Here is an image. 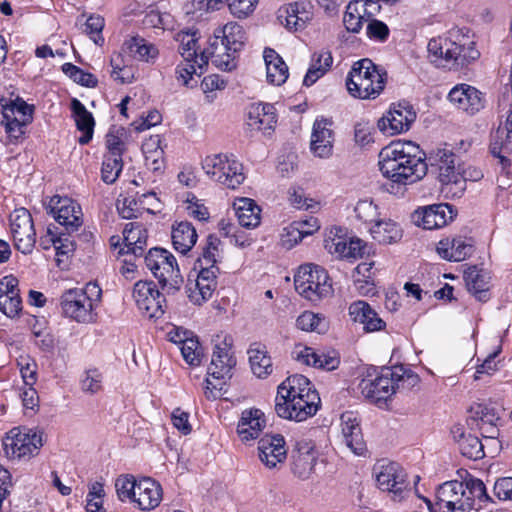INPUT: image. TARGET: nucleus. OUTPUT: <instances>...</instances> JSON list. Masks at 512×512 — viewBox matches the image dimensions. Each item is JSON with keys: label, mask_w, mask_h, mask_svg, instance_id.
<instances>
[{"label": "nucleus", "mask_w": 512, "mask_h": 512, "mask_svg": "<svg viewBox=\"0 0 512 512\" xmlns=\"http://www.w3.org/2000/svg\"><path fill=\"white\" fill-rule=\"evenodd\" d=\"M258 456L260 461L269 469L282 464L287 456L285 440L282 435H265L258 442Z\"/></svg>", "instance_id": "obj_21"}, {"label": "nucleus", "mask_w": 512, "mask_h": 512, "mask_svg": "<svg viewBox=\"0 0 512 512\" xmlns=\"http://www.w3.org/2000/svg\"><path fill=\"white\" fill-rule=\"evenodd\" d=\"M220 240L213 235H209L206 240V246L203 248L201 256L198 258L199 267H217Z\"/></svg>", "instance_id": "obj_51"}, {"label": "nucleus", "mask_w": 512, "mask_h": 512, "mask_svg": "<svg viewBox=\"0 0 512 512\" xmlns=\"http://www.w3.org/2000/svg\"><path fill=\"white\" fill-rule=\"evenodd\" d=\"M387 73L370 59L356 61L346 79L349 93L360 99L377 97L384 89Z\"/></svg>", "instance_id": "obj_4"}, {"label": "nucleus", "mask_w": 512, "mask_h": 512, "mask_svg": "<svg viewBox=\"0 0 512 512\" xmlns=\"http://www.w3.org/2000/svg\"><path fill=\"white\" fill-rule=\"evenodd\" d=\"M332 124L326 118L315 120L310 140V151L315 157L327 159L332 156L335 139Z\"/></svg>", "instance_id": "obj_17"}, {"label": "nucleus", "mask_w": 512, "mask_h": 512, "mask_svg": "<svg viewBox=\"0 0 512 512\" xmlns=\"http://www.w3.org/2000/svg\"><path fill=\"white\" fill-rule=\"evenodd\" d=\"M138 481L132 476H120L115 482L117 495L121 501L130 500L135 502L137 493Z\"/></svg>", "instance_id": "obj_57"}, {"label": "nucleus", "mask_w": 512, "mask_h": 512, "mask_svg": "<svg viewBox=\"0 0 512 512\" xmlns=\"http://www.w3.org/2000/svg\"><path fill=\"white\" fill-rule=\"evenodd\" d=\"M296 291L312 302H317L332 294V284L324 268L316 264L300 266L294 276Z\"/></svg>", "instance_id": "obj_7"}, {"label": "nucleus", "mask_w": 512, "mask_h": 512, "mask_svg": "<svg viewBox=\"0 0 512 512\" xmlns=\"http://www.w3.org/2000/svg\"><path fill=\"white\" fill-rule=\"evenodd\" d=\"M373 239L380 244H393L398 242L403 231L398 223L391 219L378 220L370 228Z\"/></svg>", "instance_id": "obj_42"}, {"label": "nucleus", "mask_w": 512, "mask_h": 512, "mask_svg": "<svg viewBox=\"0 0 512 512\" xmlns=\"http://www.w3.org/2000/svg\"><path fill=\"white\" fill-rule=\"evenodd\" d=\"M19 281L13 275L0 280V311L9 318H15L22 311Z\"/></svg>", "instance_id": "obj_24"}, {"label": "nucleus", "mask_w": 512, "mask_h": 512, "mask_svg": "<svg viewBox=\"0 0 512 512\" xmlns=\"http://www.w3.org/2000/svg\"><path fill=\"white\" fill-rule=\"evenodd\" d=\"M236 360L231 351V343L225 338L221 343L215 344L208 375L215 379H225L230 376Z\"/></svg>", "instance_id": "obj_27"}, {"label": "nucleus", "mask_w": 512, "mask_h": 512, "mask_svg": "<svg viewBox=\"0 0 512 512\" xmlns=\"http://www.w3.org/2000/svg\"><path fill=\"white\" fill-rule=\"evenodd\" d=\"M276 123L275 108L269 103L253 104L247 113V126L251 130L270 133Z\"/></svg>", "instance_id": "obj_30"}, {"label": "nucleus", "mask_w": 512, "mask_h": 512, "mask_svg": "<svg viewBox=\"0 0 512 512\" xmlns=\"http://www.w3.org/2000/svg\"><path fill=\"white\" fill-rule=\"evenodd\" d=\"M238 222L242 227L255 228L260 224V207L250 198H239L233 203Z\"/></svg>", "instance_id": "obj_41"}, {"label": "nucleus", "mask_w": 512, "mask_h": 512, "mask_svg": "<svg viewBox=\"0 0 512 512\" xmlns=\"http://www.w3.org/2000/svg\"><path fill=\"white\" fill-rule=\"evenodd\" d=\"M163 496L161 485L151 478L138 480L135 504L144 511L155 509Z\"/></svg>", "instance_id": "obj_32"}, {"label": "nucleus", "mask_w": 512, "mask_h": 512, "mask_svg": "<svg viewBox=\"0 0 512 512\" xmlns=\"http://www.w3.org/2000/svg\"><path fill=\"white\" fill-rule=\"evenodd\" d=\"M123 168L122 157L105 155L101 168V178L106 184H113Z\"/></svg>", "instance_id": "obj_50"}, {"label": "nucleus", "mask_w": 512, "mask_h": 512, "mask_svg": "<svg viewBox=\"0 0 512 512\" xmlns=\"http://www.w3.org/2000/svg\"><path fill=\"white\" fill-rule=\"evenodd\" d=\"M2 112H8V114H10L11 117H16V114H18L19 119L31 122L33 107L28 105L23 99L17 98L10 104L3 105Z\"/></svg>", "instance_id": "obj_61"}, {"label": "nucleus", "mask_w": 512, "mask_h": 512, "mask_svg": "<svg viewBox=\"0 0 512 512\" xmlns=\"http://www.w3.org/2000/svg\"><path fill=\"white\" fill-rule=\"evenodd\" d=\"M179 348L184 360L189 365L197 366L200 364L201 347L197 339L192 337L188 341H184Z\"/></svg>", "instance_id": "obj_62"}, {"label": "nucleus", "mask_w": 512, "mask_h": 512, "mask_svg": "<svg viewBox=\"0 0 512 512\" xmlns=\"http://www.w3.org/2000/svg\"><path fill=\"white\" fill-rule=\"evenodd\" d=\"M390 373H393V390L394 394L397 391H408L415 387L420 379L413 371L404 368L402 365L388 367Z\"/></svg>", "instance_id": "obj_48"}, {"label": "nucleus", "mask_w": 512, "mask_h": 512, "mask_svg": "<svg viewBox=\"0 0 512 512\" xmlns=\"http://www.w3.org/2000/svg\"><path fill=\"white\" fill-rule=\"evenodd\" d=\"M265 425V415L260 409H245L241 413L237 432L241 441L246 442L258 438Z\"/></svg>", "instance_id": "obj_29"}, {"label": "nucleus", "mask_w": 512, "mask_h": 512, "mask_svg": "<svg viewBox=\"0 0 512 512\" xmlns=\"http://www.w3.org/2000/svg\"><path fill=\"white\" fill-rule=\"evenodd\" d=\"M208 60L211 59L212 63L223 71H231L236 67L235 54L228 50L223 43L217 40H211L210 46L206 50Z\"/></svg>", "instance_id": "obj_46"}, {"label": "nucleus", "mask_w": 512, "mask_h": 512, "mask_svg": "<svg viewBox=\"0 0 512 512\" xmlns=\"http://www.w3.org/2000/svg\"><path fill=\"white\" fill-rule=\"evenodd\" d=\"M125 131L122 127H112L106 135V146L108 153L106 155L122 157L125 150L123 136Z\"/></svg>", "instance_id": "obj_55"}, {"label": "nucleus", "mask_w": 512, "mask_h": 512, "mask_svg": "<svg viewBox=\"0 0 512 512\" xmlns=\"http://www.w3.org/2000/svg\"><path fill=\"white\" fill-rule=\"evenodd\" d=\"M71 110L77 126V129L82 132V136L78 142L85 145L90 142L93 137L95 121L91 112L76 98L71 100Z\"/></svg>", "instance_id": "obj_37"}, {"label": "nucleus", "mask_w": 512, "mask_h": 512, "mask_svg": "<svg viewBox=\"0 0 512 512\" xmlns=\"http://www.w3.org/2000/svg\"><path fill=\"white\" fill-rule=\"evenodd\" d=\"M458 445L461 454L469 459L478 460L485 456L484 446L477 436L468 434Z\"/></svg>", "instance_id": "obj_52"}, {"label": "nucleus", "mask_w": 512, "mask_h": 512, "mask_svg": "<svg viewBox=\"0 0 512 512\" xmlns=\"http://www.w3.org/2000/svg\"><path fill=\"white\" fill-rule=\"evenodd\" d=\"M117 210L124 219H132L139 217L143 210L139 205V197L129 196L123 200H118Z\"/></svg>", "instance_id": "obj_60"}, {"label": "nucleus", "mask_w": 512, "mask_h": 512, "mask_svg": "<svg viewBox=\"0 0 512 512\" xmlns=\"http://www.w3.org/2000/svg\"><path fill=\"white\" fill-rule=\"evenodd\" d=\"M124 48L131 56L140 61L148 62L156 58L158 54V49L153 44L138 36L126 40Z\"/></svg>", "instance_id": "obj_47"}, {"label": "nucleus", "mask_w": 512, "mask_h": 512, "mask_svg": "<svg viewBox=\"0 0 512 512\" xmlns=\"http://www.w3.org/2000/svg\"><path fill=\"white\" fill-rule=\"evenodd\" d=\"M52 211L56 221L64 227L68 234L78 231L83 224L81 207L70 198L57 197Z\"/></svg>", "instance_id": "obj_23"}, {"label": "nucleus", "mask_w": 512, "mask_h": 512, "mask_svg": "<svg viewBox=\"0 0 512 512\" xmlns=\"http://www.w3.org/2000/svg\"><path fill=\"white\" fill-rule=\"evenodd\" d=\"M292 471L300 479H308L316 464V452L308 441L297 443L296 451L292 454Z\"/></svg>", "instance_id": "obj_31"}, {"label": "nucleus", "mask_w": 512, "mask_h": 512, "mask_svg": "<svg viewBox=\"0 0 512 512\" xmlns=\"http://www.w3.org/2000/svg\"><path fill=\"white\" fill-rule=\"evenodd\" d=\"M356 217L365 223H376L378 221V207L372 200H359L354 208Z\"/></svg>", "instance_id": "obj_59"}, {"label": "nucleus", "mask_w": 512, "mask_h": 512, "mask_svg": "<svg viewBox=\"0 0 512 512\" xmlns=\"http://www.w3.org/2000/svg\"><path fill=\"white\" fill-rule=\"evenodd\" d=\"M333 57L330 51L321 50L312 56L310 67L304 77L303 84L307 87L313 85L331 68Z\"/></svg>", "instance_id": "obj_44"}, {"label": "nucleus", "mask_w": 512, "mask_h": 512, "mask_svg": "<svg viewBox=\"0 0 512 512\" xmlns=\"http://www.w3.org/2000/svg\"><path fill=\"white\" fill-rule=\"evenodd\" d=\"M202 168L211 180L229 189L237 188L245 179L243 166L234 155H209L202 161Z\"/></svg>", "instance_id": "obj_8"}, {"label": "nucleus", "mask_w": 512, "mask_h": 512, "mask_svg": "<svg viewBox=\"0 0 512 512\" xmlns=\"http://www.w3.org/2000/svg\"><path fill=\"white\" fill-rule=\"evenodd\" d=\"M62 71L74 82L82 86L92 88L95 87L98 83L97 78L93 74L83 71L72 63L63 64Z\"/></svg>", "instance_id": "obj_53"}, {"label": "nucleus", "mask_w": 512, "mask_h": 512, "mask_svg": "<svg viewBox=\"0 0 512 512\" xmlns=\"http://www.w3.org/2000/svg\"><path fill=\"white\" fill-rule=\"evenodd\" d=\"M3 450L9 459L27 460L42 447V433L26 427H14L3 438Z\"/></svg>", "instance_id": "obj_9"}, {"label": "nucleus", "mask_w": 512, "mask_h": 512, "mask_svg": "<svg viewBox=\"0 0 512 512\" xmlns=\"http://www.w3.org/2000/svg\"><path fill=\"white\" fill-rule=\"evenodd\" d=\"M393 373L388 367L381 369L375 378H365L359 383L362 396L371 403H385L393 394Z\"/></svg>", "instance_id": "obj_15"}, {"label": "nucleus", "mask_w": 512, "mask_h": 512, "mask_svg": "<svg viewBox=\"0 0 512 512\" xmlns=\"http://www.w3.org/2000/svg\"><path fill=\"white\" fill-rule=\"evenodd\" d=\"M195 282H190L186 286L188 298L191 302L201 305L211 298L216 285V277L219 272L218 267H199Z\"/></svg>", "instance_id": "obj_19"}, {"label": "nucleus", "mask_w": 512, "mask_h": 512, "mask_svg": "<svg viewBox=\"0 0 512 512\" xmlns=\"http://www.w3.org/2000/svg\"><path fill=\"white\" fill-rule=\"evenodd\" d=\"M453 219V210L449 204H434L414 211L412 221L426 230L438 229Z\"/></svg>", "instance_id": "obj_18"}, {"label": "nucleus", "mask_w": 512, "mask_h": 512, "mask_svg": "<svg viewBox=\"0 0 512 512\" xmlns=\"http://www.w3.org/2000/svg\"><path fill=\"white\" fill-rule=\"evenodd\" d=\"M427 50L431 62L455 69L463 68L480 57L475 42L459 29L450 30L446 36L430 39Z\"/></svg>", "instance_id": "obj_3"}, {"label": "nucleus", "mask_w": 512, "mask_h": 512, "mask_svg": "<svg viewBox=\"0 0 512 512\" xmlns=\"http://www.w3.org/2000/svg\"><path fill=\"white\" fill-rule=\"evenodd\" d=\"M437 253L448 261L460 262L469 257L473 252V246L461 237L442 239L437 244Z\"/></svg>", "instance_id": "obj_33"}, {"label": "nucleus", "mask_w": 512, "mask_h": 512, "mask_svg": "<svg viewBox=\"0 0 512 512\" xmlns=\"http://www.w3.org/2000/svg\"><path fill=\"white\" fill-rule=\"evenodd\" d=\"M374 474L378 487L383 491H388L399 497L401 500L403 493L407 491L406 473L396 462H378L374 466Z\"/></svg>", "instance_id": "obj_13"}, {"label": "nucleus", "mask_w": 512, "mask_h": 512, "mask_svg": "<svg viewBox=\"0 0 512 512\" xmlns=\"http://www.w3.org/2000/svg\"><path fill=\"white\" fill-rule=\"evenodd\" d=\"M449 101L459 110L474 115L484 108L482 93L468 84L455 86L448 94Z\"/></svg>", "instance_id": "obj_22"}, {"label": "nucleus", "mask_w": 512, "mask_h": 512, "mask_svg": "<svg viewBox=\"0 0 512 512\" xmlns=\"http://www.w3.org/2000/svg\"><path fill=\"white\" fill-rule=\"evenodd\" d=\"M320 397L304 376L288 377L278 386L275 411L283 419L302 422L316 414Z\"/></svg>", "instance_id": "obj_2"}, {"label": "nucleus", "mask_w": 512, "mask_h": 512, "mask_svg": "<svg viewBox=\"0 0 512 512\" xmlns=\"http://www.w3.org/2000/svg\"><path fill=\"white\" fill-rule=\"evenodd\" d=\"M133 298L138 309L149 319H158L165 312L166 300L152 281H138L134 285Z\"/></svg>", "instance_id": "obj_12"}, {"label": "nucleus", "mask_w": 512, "mask_h": 512, "mask_svg": "<svg viewBox=\"0 0 512 512\" xmlns=\"http://www.w3.org/2000/svg\"><path fill=\"white\" fill-rule=\"evenodd\" d=\"M429 160L432 166L437 167L439 171L438 177L442 184H454V182H457V179H460V176H458L461 165L459 158L447 146L433 150Z\"/></svg>", "instance_id": "obj_20"}, {"label": "nucleus", "mask_w": 512, "mask_h": 512, "mask_svg": "<svg viewBox=\"0 0 512 512\" xmlns=\"http://www.w3.org/2000/svg\"><path fill=\"white\" fill-rule=\"evenodd\" d=\"M175 39L179 42V52L185 62H190L195 59L200 70L208 64V55L206 50L201 52V54L197 53L196 45L198 38L196 36V32L180 31L176 34Z\"/></svg>", "instance_id": "obj_34"}, {"label": "nucleus", "mask_w": 512, "mask_h": 512, "mask_svg": "<svg viewBox=\"0 0 512 512\" xmlns=\"http://www.w3.org/2000/svg\"><path fill=\"white\" fill-rule=\"evenodd\" d=\"M285 25L295 31L303 29L312 20V5L308 1L291 3L285 10Z\"/></svg>", "instance_id": "obj_40"}, {"label": "nucleus", "mask_w": 512, "mask_h": 512, "mask_svg": "<svg viewBox=\"0 0 512 512\" xmlns=\"http://www.w3.org/2000/svg\"><path fill=\"white\" fill-rule=\"evenodd\" d=\"M490 152L500 159L503 168L510 165L506 154L512 153V110L509 111L505 125L491 133Z\"/></svg>", "instance_id": "obj_26"}, {"label": "nucleus", "mask_w": 512, "mask_h": 512, "mask_svg": "<svg viewBox=\"0 0 512 512\" xmlns=\"http://www.w3.org/2000/svg\"><path fill=\"white\" fill-rule=\"evenodd\" d=\"M9 221L15 248L23 254H30L36 243L30 212L26 208H17L10 214Z\"/></svg>", "instance_id": "obj_11"}, {"label": "nucleus", "mask_w": 512, "mask_h": 512, "mask_svg": "<svg viewBox=\"0 0 512 512\" xmlns=\"http://www.w3.org/2000/svg\"><path fill=\"white\" fill-rule=\"evenodd\" d=\"M500 409L489 404H475L469 410L467 424L472 430H479L493 423H500Z\"/></svg>", "instance_id": "obj_35"}, {"label": "nucleus", "mask_w": 512, "mask_h": 512, "mask_svg": "<svg viewBox=\"0 0 512 512\" xmlns=\"http://www.w3.org/2000/svg\"><path fill=\"white\" fill-rule=\"evenodd\" d=\"M103 375L98 369H89L84 372L80 380L81 390L94 395L102 390Z\"/></svg>", "instance_id": "obj_56"}, {"label": "nucleus", "mask_w": 512, "mask_h": 512, "mask_svg": "<svg viewBox=\"0 0 512 512\" xmlns=\"http://www.w3.org/2000/svg\"><path fill=\"white\" fill-rule=\"evenodd\" d=\"M430 512H467L473 508V500L467 496L462 482L448 481L439 486L436 501L423 498Z\"/></svg>", "instance_id": "obj_10"}, {"label": "nucleus", "mask_w": 512, "mask_h": 512, "mask_svg": "<svg viewBox=\"0 0 512 512\" xmlns=\"http://www.w3.org/2000/svg\"><path fill=\"white\" fill-rule=\"evenodd\" d=\"M416 119L412 105L403 101L393 104L390 110L378 121V127L390 135L407 131Z\"/></svg>", "instance_id": "obj_14"}, {"label": "nucleus", "mask_w": 512, "mask_h": 512, "mask_svg": "<svg viewBox=\"0 0 512 512\" xmlns=\"http://www.w3.org/2000/svg\"><path fill=\"white\" fill-rule=\"evenodd\" d=\"M197 241V233L194 226L187 221L178 223L172 229V243L178 252L186 254Z\"/></svg>", "instance_id": "obj_43"}, {"label": "nucleus", "mask_w": 512, "mask_h": 512, "mask_svg": "<svg viewBox=\"0 0 512 512\" xmlns=\"http://www.w3.org/2000/svg\"><path fill=\"white\" fill-rule=\"evenodd\" d=\"M319 227V223L316 220H313L311 228L308 229L304 228V225H301V228H299L297 225H295V223H293L288 228H286L287 233L285 236H283V245L291 248L300 242L304 236L310 235L317 231Z\"/></svg>", "instance_id": "obj_54"}, {"label": "nucleus", "mask_w": 512, "mask_h": 512, "mask_svg": "<svg viewBox=\"0 0 512 512\" xmlns=\"http://www.w3.org/2000/svg\"><path fill=\"white\" fill-rule=\"evenodd\" d=\"M292 356L301 364L326 371L335 370L340 364L339 354L335 350L316 351L314 348L302 344H298L294 347Z\"/></svg>", "instance_id": "obj_16"}, {"label": "nucleus", "mask_w": 512, "mask_h": 512, "mask_svg": "<svg viewBox=\"0 0 512 512\" xmlns=\"http://www.w3.org/2000/svg\"><path fill=\"white\" fill-rule=\"evenodd\" d=\"M246 36L243 27L237 22H229L214 32L213 40L223 43L228 50L237 53L244 45Z\"/></svg>", "instance_id": "obj_36"}, {"label": "nucleus", "mask_w": 512, "mask_h": 512, "mask_svg": "<svg viewBox=\"0 0 512 512\" xmlns=\"http://www.w3.org/2000/svg\"><path fill=\"white\" fill-rule=\"evenodd\" d=\"M426 155L412 141L391 142L379 152V169L394 186H405L421 180L428 171Z\"/></svg>", "instance_id": "obj_1"}, {"label": "nucleus", "mask_w": 512, "mask_h": 512, "mask_svg": "<svg viewBox=\"0 0 512 512\" xmlns=\"http://www.w3.org/2000/svg\"><path fill=\"white\" fill-rule=\"evenodd\" d=\"M3 119L1 124L4 125L5 131L12 142L17 141L24 133V127L29 123L19 119L18 117H11L8 112H2Z\"/></svg>", "instance_id": "obj_58"}, {"label": "nucleus", "mask_w": 512, "mask_h": 512, "mask_svg": "<svg viewBox=\"0 0 512 512\" xmlns=\"http://www.w3.org/2000/svg\"><path fill=\"white\" fill-rule=\"evenodd\" d=\"M147 268L158 279L162 290L167 294L178 291L183 284V278L176 258L167 250L152 248L144 258Z\"/></svg>", "instance_id": "obj_6"}, {"label": "nucleus", "mask_w": 512, "mask_h": 512, "mask_svg": "<svg viewBox=\"0 0 512 512\" xmlns=\"http://www.w3.org/2000/svg\"><path fill=\"white\" fill-rule=\"evenodd\" d=\"M296 326L303 331L324 333L328 329V321L321 314L305 311L298 316Z\"/></svg>", "instance_id": "obj_49"}, {"label": "nucleus", "mask_w": 512, "mask_h": 512, "mask_svg": "<svg viewBox=\"0 0 512 512\" xmlns=\"http://www.w3.org/2000/svg\"><path fill=\"white\" fill-rule=\"evenodd\" d=\"M348 314L353 322L363 325L366 332L381 331L385 328L386 323L382 320L378 313L365 301H354L349 305Z\"/></svg>", "instance_id": "obj_28"}, {"label": "nucleus", "mask_w": 512, "mask_h": 512, "mask_svg": "<svg viewBox=\"0 0 512 512\" xmlns=\"http://www.w3.org/2000/svg\"><path fill=\"white\" fill-rule=\"evenodd\" d=\"M466 286L479 301L485 302L489 299V279L488 274L477 268L469 267L464 273Z\"/></svg>", "instance_id": "obj_39"}, {"label": "nucleus", "mask_w": 512, "mask_h": 512, "mask_svg": "<svg viewBox=\"0 0 512 512\" xmlns=\"http://www.w3.org/2000/svg\"><path fill=\"white\" fill-rule=\"evenodd\" d=\"M101 295V289L89 283L84 289L66 290L61 296V308L65 316L79 323H93L97 314L94 312Z\"/></svg>", "instance_id": "obj_5"}, {"label": "nucleus", "mask_w": 512, "mask_h": 512, "mask_svg": "<svg viewBox=\"0 0 512 512\" xmlns=\"http://www.w3.org/2000/svg\"><path fill=\"white\" fill-rule=\"evenodd\" d=\"M248 355L250 367L255 376L266 378L272 373V360L264 346L253 344L248 350Z\"/></svg>", "instance_id": "obj_45"}, {"label": "nucleus", "mask_w": 512, "mask_h": 512, "mask_svg": "<svg viewBox=\"0 0 512 512\" xmlns=\"http://www.w3.org/2000/svg\"><path fill=\"white\" fill-rule=\"evenodd\" d=\"M228 2L230 12L238 17L243 18L252 13L258 0H225Z\"/></svg>", "instance_id": "obj_64"}, {"label": "nucleus", "mask_w": 512, "mask_h": 512, "mask_svg": "<svg viewBox=\"0 0 512 512\" xmlns=\"http://www.w3.org/2000/svg\"><path fill=\"white\" fill-rule=\"evenodd\" d=\"M264 61L266 64L267 81L273 85L280 86L288 78V66L282 57L273 49L264 50Z\"/></svg>", "instance_id": "obj_38"}, {"label": "nucleus", "mask_w": 512, "mask_h": 512, "mask_svg": "<svg viewBox=\"0 0 512 512\" xmlns=\"http://www.w3.org/2000/svg\"><path fill=\"white\" fill-rule=\"evenodd\" d=\"M341 432L347 448L355 455H363L366 450V442L363 438L360 421L351 411L344 412L341 417Z\"/></svg>", "instance_id": "obj_25"}, {"label": "nucleus", "mask_w": 512, "mask_h": 512, "mask_svg": "<svg viewBox=\"0 0 512 512\" xmlns=\"http://www.w3.org/2000/svg\"><path fill=\"white\" fill-rule=\"evenodd\" d=\"M104 25V18L100 15H92L86 20L84 31L97 45H102L104 42V38L101 35Z\"/></svg>", "instance_id": "obj_63"}]
</instances>
